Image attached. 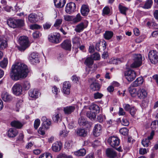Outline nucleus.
<instances>
[{
  "mask_svg": "<svg viewBox=\"0 0 158 158\" xmlns=\"http://www.w3.org/2000/svg\"><path fill=\"white\" fill-rule=\"evenodd\" d=\"M8 64V60L6 58H4L3 60L0 62V66L3 68H6Z\"/></svg>",
  "mask_w": 158,
  "mask_h": 158,
  "instance_id": "39",
  "label": "nucleus"
},
{
  "mask_svg": "<svg viewBox=\"0 0 158 158\" xmlns=\"http://www.w3.org/2000/svg\"><path fill=\"white\" fill-rule=\"evenodd\" d=\"M52 119L55 123H57L59 120H60L59 114H56L53 115L52 117Z\"/></svg>",
  "mask_w": 158,
  "mask_h": 158,
  "instance_id": "47",
  "label": "nucleus"
},
{
  "mask_svg": "<svg viewBox=\"0 0 158 158\" xmlns=\"http://www.w3.org/2000/svg\"><path fill=\"white\" fill-rule=\"evenodd\" d=\"M18 131L15 128H10L8 131V136L10 138H14L18 134Z\"/></svg>",
  "mask_w": 158,
  "mask_h": 158,
  "instance_id": "15",
  "label": "nucleus"
},
{
  "mask_svg": "<svg viewBox=\"0 0 158 158\" xmlns=\"http://www.w3.org/2000/svg\"><path fill=\"white\" fill-rule=\"evenodd\" d=\"M11 125L12 127L17 128H20L23 126V124L20 122L18 121H14L11 123Z\"/></svg>",
  "mask_w": 158,
  "mask_h": 158,
  "instance_id": "29",
  "label": "nucleus"
},
{
  "mask_svg": "<svg viewBox=\"0 0 158 158\" xmlns=\"http://www.w3.org/2000/svg\"><path fill=\"white\" fill-rule=\"evenodd\" d=\"M29 59L30 62L33 64L39 62L38 55L34 52L30 55Z\"/></svg>",
  "mask_w": 158,
  "mask_h": 158,
  "instance_id": "12",
  "label": "nucleus"
},
{
  "mask_svg": "<svg viewBox=\"0 0 158 158\" xmlns=\"http://www.w3.org/2000/svg\"><path fill=\"white\" fill-rule=\"evenodd\" d=\"M72 41L73 44L77 45V46H80L81 40L79 37L75 36L73 38Z\"/></svg>",
  "mask_w": 158,
  "mask_h": 158,
  "instance_id": "35",
  "label": "nucleus"
},
{
  "mask_svg": "<svg viewBox=\"0 0 158 158\" xmlns=\"http://www.w3.org/2000/svg\"><path fill=\"white\" fill-rule=\"evenodd\" d=\"M93 60H98L100 59V57L99 54L97 52H96L91 55L90 56Z\"/></svg>",
  "mask_w": 158,
  "mask_h": 158,
  "instance_id": "48",
  "label": "nucleus"
},
{
  "mask_svg": "<svg viewBox=\"0 0 158 158\" xmlns=\"http://www.w3.org/2000/svg\"><path fill=\"white\" fill-rule=\"evenodd\" d=\"M118 9L121 13L125 15H126V12L128 10V8L123 6L120 4L118 6Z\"/></svg>",
  "mask_w": 158,
  "mask_h": 158,
  "instance_id": "31",
  "label": "nucleus"
},
{
  "mask_svg": "<svg viewBox=\"0 0 158 158\" xmlns=\"http://www.w3.org/2000/svg\"><path fill=\"white\" fill-rule=\"evenodd\" d=\"M113 32L110 31H106L104 34V38L106 40L110 39L113 35Z\"/></svg>",
  "mask_w": 158,
  "mask_h": 158,
  "instance_id": "33",
  "label": "nucleus"
},
{
  "mask_svg": "<svg viewBox=\"0 0 158 158\" xmlns=\"http://www.w3.org/2000/svg\"><path fill=\"white\" fill-rule=\"evenodd\" d=\"M80 79L79 77H77L76 75H73L72 77V81L75 83H77L78 81Z\"/></svg>",
  "mask_w": 158,
  "mask_h": 158,
  "instance_id": "61",
  "label": "nucleus"
},
{
  "mask_svg": "<svg viewBox=\"0 0 158 158\" xmlns=\"http://www.w3.org/2000/svg\"><path fill=\"white\" fill-rule=\"evenodd\" d=\"M31 87L30 82L28 81H25L24 82L23 85V87L25 90H28Z\"/></svg>",
  "mask_w": 158,
  "mask_h": 158,
  "instance_id": "45",
  "label": "nucleus"
},
{
  "mask_svg": "<svg viewBox=\"0 0 158 158\" xmlns=\"http://www.w3.org/2000/svg\"><path fill=\"white\" fill-rule=\"evenodd\" d=\"M129 111L131 115L132 116H134L136 113V109L135 107H132L130 109Z\"/></svg>",
  "mask_w": 158,
  "mask_h": 158,
  "instance_id": "53",
  "label": "nucleus"
},
{
  "mask_svg": "<svg viewBox=\"0 0 158 158\" xmlns=\"http://www.w3.org/2000/svg\"><path fill=\"white\" fill-rule=\"evenodd\" d=\"M153 2L152 0H148L146 2L143 7L145 9L150 8Z\"/></svg>",
  "mask_w": 158,
  "mask_h": 158,
  "instance_id": "40",
  "label": "nucleus"
},
{
  "mask_svg": "<svg viewBox=\"0 0 158 158\" xmlns=\"http://www.w3.org/2000/svg\"><path fill=\"white\" fill-rule=\"evenodd\" d=\"M3 10L6 11L10 12L12 10V7L8 5H6L3 7Z\"/></svg>",
  "mask_w": 158,
  "mask_h": 158,
  "instance_id": "49",
  "label": "nucleus"
},
{
  "mask_svg": "<svg viewBox=\"0 0 158 158\" xmlns=\"http://www.w3.org/2000/svg\"><path fill=\"white\" fill-rule=\"evenodd\" d=\"M76 6L75 3L72 2L68 3L65 7V11L69 14L74 12L76 9Z\"/></svg>",
  "mask_w": 158,
  "mask_h": 158,
  "instance_id": "8",
  "label": "nucleus"
},
{
  "mask_svg": "<svg viewBox=\"0 0 158 158\" xmlns=\"http://www.w3.org/2000/svg\"><path fill=\"white\" fill-rule=\"evenodd\" d=\"M148 56L152 63L156 64L158 61V52L156 51H151L148 53Z\"/></svg>",
  "mask_w": 158,
  "mask_h": 158,
  "instance_id": "5",
  "label": "nucleus"
},
{
  "mask_svg": "<svg viewBox=\"0 0 158 158\" xmlns=\"http://www.w3.org/2000/svg\"><path fill=\"white\" fill-rule=\"evenodd\" d=\"M61 48L66 50H70L71 44V41L68 40L64 41L60 45Z\"/></svg>",
  "mask_w": 158,
  "mask_h": 158,
  "instance_id": "10",
  "label": "nucleus"
},
{
  "mask_svg": "<svg viewBox=\"0 0 158 158\" xmlns=\"http://www.w3.org/2000/svg\"><path fill=\"white\" fill-rule=\"evenodd\" d=\"M62 148V144L60 142H57L54 143L52 146V150L55 152L60 151Z\"/></svg>",
  "mask_w": 158,
  "mask_h": 158,
  "instance_id": "14",
  "label": "nucleus"
},
{
  "mask_svg": "<svg viewBox=\"0 0 158 158\" xmlns=\"http://www.w3.org/2000/svg\"><path fill=\"white\" fill-rule=\"evenodd\" d=\"M18 41L20 46L18 48L20 51H24L29 46L27 37L26 36L20 37Z\"/></svg>",
  "mask_w": 158,
  "mask_h": 158,
  "instance_id": "2",
  "label": "nucleus"
},
{
  "mask_svg": "<svg viewBox=\"0 0 158 158\" xmlns=\"http://www.w3.org/2000/svg\"><path fill=\"white\" fill-rule=\"evenodd\" d=\"M133 56L134 61L131 64V67L134 68L140 66L142 64V56L140 54H134Z\"/></svg>",
  "mask_w": 158,
  "mask_h": 158,
  "instance_id": "3",
  "label": "nucleus"
},
{
  "mask_svg": "<svg viewBox=\"0 0 158 158\" xmlns=\"http://www.w3.org/2000/svg\"><path fill=\"white\" fill-rule=\"evenodd\" d=\"M101 127L100 124H97L95 125L93 130V134L95 136H98L100 135L101 131Z\"/></svg>",
  "mask_w": 158,
  "mask_h": 158,
  "instance_id": "13",
  "label": "nucleus"
},
{
  "mask_svg": "<svg viewBox=\"0 0 158 158\" xmlns=\"http://www.w3.org/2000/svg\"><path fill=\"white\" fill-rule=\"evenodd\" d=\"M73 143L72 141L71 140L68 141L65 143L64 147L67 149H70L72 148Z\"/></svg>",
  "mask_w": 158,
  "mask_h": 158,
  "instance_id": "42",
  "label": "nucleus"
},
{
  "mask_svg": "<svg viewBox=\"0 0 158 158\" xmlns=\"http://www.w3.org/2000/svg\"><path fill=\"white\" fill-rule=\"evenodd\" d=\"M110 11L109 8L107 7H106L103 10V13L106 15L108 14L110 12Z\"/></svg>",
  "mask_w": 158,
  "mask_h": 158,
  "instance_id": "64",
  "label": "nucleus"
},
{
  "mask_svg": "<svg viewBox=\"0 0 158 158\" xmlns=\"http://www.w3.org/2000/svg\"><path fill=\"white\" fill-rule=\"evenodd\" d=\"M90 89L93 91L99 90L100 88L99 84L96 82H92L90 85Z\"/></svg>",
  "mask_w": 158,
  "mask_h": 158,
  "instance_id": "24",
  "label": "nucleus"
},
{
  "mask_svg": "<svg viewBox=\"0 0 158 158\" xmlns=\"http://www.w3.org/2000/svg\"><path fill=\"white\" fill-rule=\"evenodd\" d=\"M82 17L80 13L78 14L75 16H73V22L76 23L81 21Z\"/></svg>",
  "mask_w": 158,
  "mask_h": 158,
  "instance_id": "32",
  "label": "nucleus"
},
{
  "mask_svg": "<svg viewBox=\"0 0 158 158\" xmlns=\"http://www.w3.org/2000/svg\"><path fill=\"white\" fill-rule=\"evenodd\" d=\"M71 87L70 84V83L68 81L64 82L63 83V88H70Z\"/></svg>",
  "mask_w": 158,
  "mask_h": 158,
  "instance_id": "59",
  "label": "nucleus"
},
{
  "mask_svg": "<svg viewBox=\"0 0 158 158\" xmlns=\"http://www.w3.org/2000/svg\"><path fill=\"white\" fill-rule=\"evenodd\" d=\"M64 20L67 21H71L73 22V16H70L69 15H67L64 16Z\"/></svg>",
  "mask_w": 158,
  "mask_h": 158,
  "instance_id": "58",
  "label": "nucleus"
},
{
  "mask_svg": "<svg viewBox=\"0 0 158 158\" xmlns=\"http://www.w3.org/2000/svg\"><path fill=\"white\" fill-rule=\"evenodd\" d=\"M110 62L111 64H117L120 62V60L117 58H112L110 59Z\"/></svg>",
  "mask_w": 158,
  "mask_h": 158,
  "instance_id": "54",
  "label": "nucleus"
},
{
  "mask_svg": "<svg viewBox=\"0 0 158 158\" xmlns=\"http://www.w3.org/2000/svg\"><path fill=\"white\" fill-rule=\"evenodd\" d=\"M103 95L98 92L95 93L94 94V98L95 99H100L102 96Z\"/></svg>",
  "mask_w": 158,
  "mask_h": 158,
  "instance_id": "51",
  "label": "nucleus"
},
{
  "mask_svg": "<svg viewBox=\"0 0 158 158\" xmlns=\"http://www.w3.org/2000/svg\"><path fill=\"white\" fill-rule=\"evenodd\" d=\"M28 72L27 65L24 63L19 62L12 66L10 76L13 80L17 81L26 77Z\"/></svg>",
  "mask_w": 158,
  "mask_h": 158,
  "instance_id": "1",
  "label": "nucleus"
},
{
  "mask_svg": "<svg viewBox=\"0 0 158 158\" xmlns=\"http://www.w3.org/2000/svg\"><path fill=\"white\" fill-rule=\"evenodd\" d=\"M37 15L35 13L30 14L28 16L29 21L31 23H35L38 20Z\"/></svg>",
  "mask_w": 158,
  "mask_h": 158,
  "instance_id": "20",
  "label": "nucleus"
},
{
  "mask_svg": "<svg viewBox=\"0 0 158 158\" xmlns=\"http://www.w3.org/2000/svg\"><path fill=\"white\" fill-rule=\"evenodd\" d=\"M94 63V60L91 57H87L85 62V64L88 66L92 65Z\"/></svg>",
  "mask_w": 158,
  "mask_h": 158,
  "instance_id": "34",
  "label": "nucleus"
},
{
  "mask_svg": "<svg viewBox=\"0 0 158 158\" xmlns=\"http://www.w3.org/2000/svg\"><path fill=\"white\" fill-rule=\"evenodd\" d=\"M124 76L128 81L131 82L136 77V74L134 71L130 69L125 72Z\"/></svg>",
  "mask_w": 158,
  "mask_h": 158,
  "instance_id": "4",
  "label": "nucleus"
},
{
  "mask_svg": "<svg viewBox=\"0 0 158 158\" xmlns=\"http://www.w3.org/2000/svg\"><path fill=\"white\" fill-rule=\"evenodd\" d=\"M7 45L6 40L0 37V49L2 50L6 47Z\"/></svg>",
  "mask_w": 158,
  "mask_h": 158,
  "instance_id": "28",
  "label": "nucleus"
},
{
  "mask_svg": "<svg viewBox=\"0 0 158 158\" xmlns=\"http://www.w3.org/2000/svg\"><path fill=\"white\" fill-rule=\"evenodd\" d=\"M106 153L108 157L111 158H114L117 156L116 152L111 148H108L106 149Z\"/></svg>",
  "mask_w": 158,
  "mask_h": 158,
  "instance_id": "11",
  "label": "nucleus"
},
{
  "mask_svg": "<svg viewBox=\"0 0 158 158\" xmlns=\"http://www.w3.org/2000/svg\"><path fill=\"white\" fill-rule=\"evenodd\" d=\"M91 108L93 112H95V114L99 113L100 111V108L99 106L96 104H93L91 106Z\"/></svg>",
  "mask_w": 158,
  "mask_h": 158,
  "instance_id": "37",
  "label": "nucleus"
},
{
  "mask_svg": "<svg viewBox=\"0 0 158 158\" xmlns=\"http://www.w3.org/2000/svg\"><path fill=\"white\" fill-rule=\"evenodd\" d=\"M16 19L12 18H10L7 20V23L8 25L10 27L15 28H16Z\"/></svg>",
  "mask_w": 158,
  "mask_h": 158,
  "instance_id": "22",
  "label": "nucleus"
},
{
  "mask_svg": "<svg viewBox=\"0 0 158 158\" xmlns=\"http://www.w3.org/2000/svg\"><path fill=\"white\" fill-rule=\"evenodd\" d=\"M147 152V150L146 148H140L139 150V153L141 155H144Z\"/></svg>",
  "mask_w": 158,
  "mask_h": 158,
  "instance_id": "62",
  "label": "nucleus"
},
{
  "mask_svg": "<svg viewBox=\"0 0 158 158\" xmlns=\"http://www.w3.org/2000/svg\"><path fill=\"white\" fill-rule=\"evenodd\" d=\"M108 142L112 147L114 148L118 146L119 144V140L118 137L111 136L109 138Z\"/></svg>",
  "mask_w": 158,
  "mask_h": 158,
  "instance_id": "6",
  "label": "nucleus"
},
{
  "mask_svg": "<svg viewBox=\"0 0 158 158\" xmlns=\"http://www.w3.org/2000/svg\"><path fill=\"white\" fill-rule=\"evenodd\" d=\"M77 135L82 137H85L87 135V132L84 129H79L77 132Z\"/></svg>",
  "mask_w": 158,
  "mask_h": 158,
  "instance_id": "30",
  "label": "nucleus"
},
{
  "mask_svg": "<svg viewBox=\"0 0 158 158\" xmlns=\"http://www.w3.org/2000/svg\"><path fill=\"white\" fill-rule=\"evenodd\" d=\"M51 121L49 120L46 119V121H44L43 123V125L45 128H48L49 126L51 125Z\"/></svg>",
  "mask_w": 158,
  "mask_h": 158,
  "instance_id": "50",
  "label": "nucleus"
},
{
  "mask_svg": "<svg viewBox=\"0 0 158 158\" xmlns=\"http://www.w3.org/2000/svg\"><path fill=\"white\" fill-rule=\"evenodd\" d=\"M86 120L83 117H81L78 120V123L80 126L85 125L86 124Z\"/></svg>",
  "mask_w": 158,
  "mask_h": 158,
  "instance_id": "46",
  "label": "nucleus"
},
{
  "mask_svg": "<svg viewBox=\"0 0 158 158\" xmlns=\"http://www.w3.org/2000/svg\"><path fill=\"white\" fill-rule=\"evenodd\" d=\"M85 28V25L83 23H81L76 26L75 31L77 32H80L82 31Z\"/></svg>",
  "mask_w": 158,
  "mask_h": 158,
  "instance_id": "27",
  "label": "nucleus"
},
{
  "mask_svg": "<svg viewBox=\"0 0 158 158\" xmlns=\"http://www.w3.org/2000/svg\"><path fill=\"white\" fill-rule=\"evenodd\" d=\"M119 132L122 135H127L128 134V130L125 127L123 128L120 130Z\"/></svg>",
  "mask_w": 158,
  "mask_h": 158,
  "instance_id": "43",
  "label": "nucleus"
},
{
  "mask_svg": "<svg viewBox=\"0 0 158 158\" xmlns=\"http://www.w3.org/2000/svg\"><path fill=\"white\" fill-rule=\"evenodd\" d=\"M75 108L74 106H66L64 108V111L65 114H69L73 112L75 110Z\"/></svg>",
  "mask_w": 158,
  "mask_h": 158,
  "instance_id": "21",
  "label": "nucleus"
},
{
  "mask_svg": "<svg viewBox=\"0 0 158 158\" xmlns=\"http://www.w3.org/2000/svg\"><path fill=\"white\" fill-rule=\"evenodd\" d=\"M122 124L125 126H128L129 124V122L126 119L123 118L121 121Z\"/></svg>",
  "mask_w": 158,
  "mask_h": 158,
  "instance_id": "57",
  "label": "nucleus"
},
{
  "mask_svg": "<svg viewBox=\"0 0 158 158\" xmlns=\"http://www.w3.org/2000/svg\"><path fill=\"white\" fill-rule=\"evenodd\" d=\"M134 87L130 85L128 88V90L131 96L135 97L137 96H138V91H137L136 89Z\"/></svg>",
  "mask_w": 158,
  "mask_h": 158,
  "instance_id": "26",
  "label": "nucleus"
},
{
  "mask_svg": "<svg viewBox=\"0 0 158 158\" xmlns=\"http://www.w3.org/2000/svg\"><path fill=\"white\" fill-rule=\"evenodd\" d=\"M147 95L146 91L143 89H139L138 91V97L139 98H144Z\"/></svg>",
  "mask_w": 158,
  "mask_h": 158,
  "instance_id": "16",
  "label": "nucleus"
},
{
  "mask_svg": "<svg viewBox=\"0 0 158 158\" xmlns=\"http://www.w3.org/2000/svg\"><path fill=\"white\" fill-rule=\"evenodd\" d=\"M89 10L88 6L86 5H83L81 8V14L84 16L87 15Z\"/></svg>",
  "mask_w": 158,
  "mask_h": 158,
  "instance_id": "17",
  "label": "nucleus"
},
{
  "mask_svg": "<svg viewBox=\"0 0 158 158\" xmlns=\"http://www.w3.org/2000/svg\"><path fill=\"white\" fill-rule=\"evenodd\" d=\"M143 82V79L142 77H139L131 85L132 87H136L141 85Z\"/></svg>",
  "mask_w": 158,
  "mask_h": 158,
  "instance_id": "19",
  "label": "nucleus"
},
{
  "mask_svg": "<svg viewBox=\"0 0 158 158\" xmlns=\"http://www.w3.org/2000/svg\"><path fill=\"white\" fill-rule=\"evenodd\" d=\"M60 35L58 33H55L53 35L49 36L48 37L49 40L53 43H58L60 42Z\"/></svg>",
  "mask_w": 158,
  "mask_h": 158,
  "instance_id": "9",
  "label": "nucleus"
},
{
  "mask_svg": "<svg viewBox=\"0 0 158 158\" xmlns=\"http://www.w3.org/2000/svg\"><path fill=\"white\" fill-rule=\"evenodd\" d=\"M16 27H23L24 24V21L21 19H16Z\"/></svg>",
  "mask_w": 158,
  "mask_h": 158,
  "instance_id": "38",
  "label": "nucleus"
},
{
  "mask_svg": "<svg viewBox=\"0 0 158 158\" xmlns=\"http://www.w3.org/2000/svg\"><path fill=\"white\" fill-rule=\"evenodd\" d=\"M58 158H72L71 156H67L64 154H59L58 156Z\"/></svg>",
  "mask_w": 158,
  "mask_h": 158,
  "instance_id": "60",
  "label": "nucleus"
},
{
  "mask_svg": "<svg viewBox=\"0 0 158 158\" xmlns=\"http://www.w3.org/2000/svg\"><path fill=\"white\" fill-rule=\"evenodd\" d=\"M40 124V120L39 119L35 120L34 123V127L35 129H37Z\"/></svg>",
  "mask_w": 158,
  "mask_h": 158,
  "instance_id": "52",
  "label": "nucleus"
},
{
  "mask_svg": "<svg viewBox=\"0 0 158 158\" xmlns=\"http://www.w3.org/2000/svg\"><path fill=\"white\" fill-rule=\"evenodd\" d=\"M62 19H58L56 20V21L54 25L55 27H57L59 26L62 23Z\"/></svg>",
  "mask_w": 158,
  "mask_h": 158,
  "instance_id": "56",
  "label": "nucleus"
},
{
  "mask_svg": "<svg viewBox=\"0 0 158 158\" xmlns=\"http://www.w3.org/2000/svg\"><path fill=\"white\" fill-rule=\"evenodd\" d=\"M97 120L100 123H102L104 120V118L102 115H99L97 117Z\"/></svg>",
  "mask_w": 158,
  "mask_h": 158,
  "instance_id": "63",
  "label": "nucleus"
},
{
  "mask_svg": "<svg viewBox=\"0 0 158 158\" xmlns=\"http://www.w3.org/2000/svg\"><path fill=\"white\" fill-rule=\"evenodd\" d=\"M55 6L57 7L60 8L64 6L65 3V0H54Z\"/></svg>",
  "mask_w": 158,
  "mask_h": 158,
  "instance_id": "18",
  "label": "nucleus"
},
{
  "mask_svg": "<svg viewBox=\"0 0 158 158\" xmlns=\"http://www.w3.org/2000/svg\"><path fill=\"white\" fill-rule=\"evenodd\" d=\"M13 93L16 95H19L22 94V87L19 83L15 84L12 88Z\"/></svg>",
  "mask_w": 158,
  "mask_h": 158,
  "instance_id": "7",
  "label": "nucleus"
},
{
  "mask_svg": "<svg viewBox=\"0 0 158 158\" xmlns=\"http://www.w3.org/2000/svg\"><path fill=\"white\" fill-rule=\"evenodd\" d=\"M52 24L49 23H46L43 25V27L44 30H48L50 28Z\"/></svg>",
  "mask_w": 158,
  "mask_h": 158,
  "instance_id": "55",
  "label": "nucleus"
},
{
  "mask_svg": "<svg viewBox=\"0 0 158 158\" xmlns=\"http://www.w3.org/2000/svg\"><path fill=\"white\" fill-rule=\"evenodd\" d=\"M86 153L85 150L84 149H81L75 152V154L77 156H84Z\"/></svg>",
  "mask_w": 158,
  "mask_h": 158,
  "instance_id": "36",
  "label": "nucleus"
},
{
  "mask_svg": "<svg viewBox=\"0 0 158 158\" xmlns=\"http://www.w3.org/2000/svg\"><path fill=\"white\" fill-rule=\"evenodd\" d=\"M2 99L5 102H8L12 99V97L10 95L6 92H3L2 94Z\"/></svg>",
  "mask_w": 158,
  "mask_h": 158,
  "instance_id": "25",
  "label": "nucleus"
},
{
  "mask_svg": "<svg viewBox=\"0 0 158 158\" xmlns=\"http://www.w3.org/2000/svg\"><path fill=\"white\" fill-rule=\"evenodd\" d=\"M150 141L147 138L143 139L142 141V144L144 147H147L150 144Z\"/></svg>",
  "mask_w": 158,
  "mask_h": 158,
  "instance_id": "44",
  "label": "nucleus"
},
{
  "mask_svg": "<svg viewBox=\"0 0 158 158\" xmlns=\"http://www.w3.org/2000/svg\"><path fill=\"white\" fill-rule=\"evenodd\" d=\"M38 91L37 89H31L29 92V96L34 98H37L38 96Z\"/></svg>",
  "mask_w": 158,
  "mask_h": 158,
  "instance_id": "23",
  "label": "nucleus"
},
{
  "mask_svg": "<svg viewBox=\"0 0 158 158\" xmlns=\"http://www.w3.org/2000/svg\"><path fill=\"white\" fill-rule=\"evenodd\" d=\"M86 115L87 117L90 119H94L96 117V114L95 112L91 111H88L86 113Z\"/></svg>",
  "mask_w": 158,
  "mask_h": 158,
  "instance_id": "41",
  "label": "nucleus"
}]
</instances>
